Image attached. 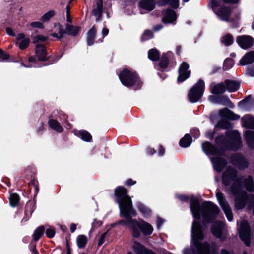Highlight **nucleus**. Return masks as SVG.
Here are the masks:
<instances>
[{"mask_svg": "<svg viewBox=\"0 0 254 254\" xmlns=\"http://www.w3.org/2000/svg\"><path fill=\"white\" fill-rule=\"evenodd\" d=\"M218 104L228 106L231 108H233L234 107L230 100L225 96H222L219 98Z\"/></svg>", "mask_w": 254, "mask_h": 254, "instance_id": "72a5a7b5", "label": "nucleus"}, {"mask_svg": "<svg viewBox=\"0 0 254 254\" xmlns=\"http://www.w3.org/2000/svg\"><path fill=\"white\" fill-rule=\"evenodd\" d=\"M189 67V64L185 62H183L180 65L179 70V75L178 78L179 82L185 81L190 76V71L188 70Z\"/></svg>", "mask_w": 254, "mask_h": 254, "instance_id": "4468645a", "label": "nucleus"}, {"mask_svg": "<svg viewBox=\"0 0 254 254\" xmlns=\"http://www.w3.org/2000/svg\"><path fill=\"white\" fill-rule=\"evenodd\" d=\"M48 39L47 36H45L42 35H38L34 36L33 38V41L34 43H38L40 41H44Z\"/></svg>", "mask_w": 254, "mask_h": 254, "instance_id": "ea45409f", "label": "nucleus"}, {"mask_svg": "<svg viewBox=\"0 0 254 254\" xmlns=\"http://www.w3.org/2000/svg\"><path fill=\"white\" fill-rule=\"evenodd\" d=\"M224 2L227 3H236L238 2V0H223Z\"/></svg>", "mask_w": 254, "mask_h": 254, "instance_id": "052dcab7", "label": "nucleus"}, {"mask_svg": "<svg viewBox=\"0 0 254 254\" xmlns=\"http://www.w3.org/2000/svg\"><path fill=\"white\" fill-rule=\"evenodd\" d=\"M122 84L127 87H132L135 89L140 88L142 82L132 70L124 69L119 75Z\"/></svg>", "mask_w": 254, "mask_h": 254, "instance_id": "39448f33", "label": "nucleus"}, {"mask_svg": "<svg viewBox=\"0 0 254 254\" xmlns=\"http://www.w3.org/2000/svg\"><path fill=\"white\" fill-rule=\"evenodd\" d=\"M221 254H229L227 251H226L225 250H222L221 251Z\"/></svg>", "mask_w": 254, "mask_h": 254, "instance_id": "69168bd1", "label": "nucleus"}, {"mask_svg": "<svg viewBox=\"0 0 254 254\" xmlns=\"http://www.w3.org/2000/svg\"><path fill=\"white\" fill-rule=\"evenodd\" d=\"M107 232H106L101 235L98 242V246H101L105 242V238L107 236Z\"/></svg>", "mask_w": 254, "mask_h": 254, "instance_id": "37998d69", "label": "nucleus"}, {"mask_svg": "<svg viewBox=\"0 0 254 254\" xmlns=\"http://www.w3.org/2000/svg\"><path fill=\"white\" fill-rule=\"evenodd\" d=\"M148 57L152 61H157L159 58V54L156 49H152L148 51Z\"/></svg>", "mask_w": 254, "mask_h": 254, "instance_id": "473e14b6", "label": "nucleus"}, {"mask_svg": "<svg viewBox=\"0 0 254 254\" xmlns=\"http://www.w3.org/2000/svg\"><path fill=\"white\" fill-rule=\"evenodd\" d=\"M95 4L92 10V14L97 17L96 21H97L100 18L103 9L102 0H95Z\"/></svg>", "mask_w": 254, "mask_h": 254, "instance_id": "dca6fc26", "label": "nucleus"}, {"mask_svg": "<svg viewBox=\"0 0 254 254\" xmlns=\"http://www.w3.org/2000/svg\"><path fill=\"white\" fill-rule=\"evenodd\" d=\"M30 42V38L26 37L23 33L18 34L16 38V44L22 50L26 48L29 46Z\"/></svg>", "mask_w": 254, "mask_h": 254, "instance_id": "2eb2a0df", "label": "nucleus"}, {"mask_svg": "<svg viewBox=\"0 0 254 254\" xmlns=\"http://www.w3.org/2000/svg\"><path fill=\"white\" fill-rule=\"evenodd\" d=\"M210 90L212 93L214 94H220L224 92L226 90L225 84L223 83L217 84H211Z\"/></svg>", "mask_w": 254, "mask_h": 254, "instance_id": "6ab92c4d", "label": "nucleus"}, {"mask_svg": "<svg viewBox=\"0 0 254 254\" xmlns=\"http://www.w3.org/2000/svg\"><path fill=\"white\" fill-rule=\"evenodd\" d=\"M109 33V30L107 28H104L102 30V34L103 37L108 35Z\"/></svg>", "mask_w": 254, "mask_h": 254, "instance_id": "864d4df0", "label": "nucleus"}, {"mask_svg": "<svg viewBox=\"0 0 254 254\" xmlns=\"http://www.w3.org/2000/svg\"><path fill=\"white\" fill-rule=\"evenodd\" d=\"M88 242V239L85 235H79L76 238V244L77 247L80 248H84Z\"/></svg>", "mask_w": 254, "mask_h": 254, "instance_id": "b1692460", "label": "nucleus"}, {"mask_svg": "<svg viewBox=\"0 0 254 254\" xmlns=\"http://www.w3.org/2000/svg\"><path fill=\"white\" fill-rule=\"evenodd\" d=\"M243 126L248 128L254 129V117L249 115L244 116L242 119ZM245 136L249 145L253 147L254 144V132L251 130L245 132Z\"/></svg>", "mask_w": 254, "mask_h": 254, "instance_id": "423d86ee", "label": "nucleus"}, {"mask_svg": "<svg viewBox=\"0 0 254 254\" xmlns=\"http://www.w3.org/2000/svg\"><path fill=\"white\" fill-rule=\"evenodd\" d=\"M8 55L4 54V52L0 49V59L6 60L8 58Z\"/></svg>", "mask_w": 254, "mask_h": 254, "instance_id": "8fccbe9b", "label": "nucleus"}, {"mask_svg": "<svg viewBox=\"0 0 254 254\" xmlns=\"http://www.w3.org/2000/svg\"><path fill=\"white\" fill-rule=\"evenodd\" d=\"M219 114L222 117H227L233 120H236L239 118L238 115L234 114L232 111L227 108L220 110Z\"/></svg>", "mask_w": 254, "mask_h": 254, "instance_id": "5701e85b", "label": "nucleus"}, {"mask_svg": "<svg viewBox=\"0 0 254 254\" xmlns=\"http://www.w3.org/2000/svg\"><path fill=\"white\" fill-rule=\"evenodd\" d=\"M65 30L67 34L72 36H76L80 31V28L78 26H73L71 25L66 24Z\"/></svg>", "mask_w": 254, "mask_h": 254, "instance_id": "393cba45", "label": "nucleus"}, {"mask_svg": "<svg viewBox=\"0 0 254 254\" xmlns=\"http://www.w3.org/2000/svg\"><path fill=\"white\" fill-rule=\"evenodd\" d=\"M190 210L195 219H200L202 215L205 221L209 222L215 218L219 212V208L210 202H204L201 209L198 200L196 197L190 196Z\"/></svg>", "mask_w": 254, "mask_h": 254, "instance_id": "7ed1b4c3", "label": "nucleus"}, {"mask_svg": "<svg viewBox=\"0 0 254 254\" xmlns=\"http://www.w3.org/2000/svg\"><path fill=\"white\" fill-rule=\"evenodd\" d=\"M137 207L144 217H148L151 215V211L150 209L143 203H138L137 204Z\"/></svg>", "mask_w": 254, "mask_h": 254, "instance_id": "cd10ccee", "label": "nucleus"}, {"mask_svg": "<svg viewBox=\"0 0 254 254\" xmlns=\"http://www.w3.org/2000/svg\"><path fill=\"white\" fill-rule=\"evenodd\" d=\"M97 222V224L99 225V226H100L102 224V223L101 221H96V220L94 221V222H93V224L95 225V223Z\"/></svg>", "mask_w": 254, "mask_h": 254, "instance_id": "338daca9", "label": "nucleus"}, {"mask_svg": "<svg viewBox=\"0 0 254 254\" xmlns=\"http://www.w3.org/2000/svg\"><path fill=\"white\" fill-rule=\"evenodd\" d=\"M66 21L68 23L72 22V18L70 14V6L67 5L66 7Z\"/></svg>", "mask_w": 254, "mask_h": 254, "instance_id": "c03bdc74", "label": "nucleus"}, {"mask_svg": "<svg viewBox=\"0 0 254 254\" xmlns=\"http://www.w3.org/2000/svg\"><path fill=\"white\" fill-rule=\"evenodd\" d=\"M202 149L207 154L214 156L211 158L214 168L216 171L220 172L226 165L225 161L220 158L222 151L216 148L208 142L202 144Z\"/></svg>", "mask_w": 254, "mask_h": 254, "instance_id": "20e7f679", "label": "nucleus"}, {"mask_svg": "<svg viewBox=\"0 0 254 254\" xmlns=\"http://www.w3.org/2000/svg\"><path fill=\"white\" fill-rule=\"evenodd\" d=\"M160 67L162 68H165L167 65V62L162 61L160 64Z\"/></svg>", "mask_w": 254, "mask_h": 254, "instance_id": "13d9d810", "label": "nucleus"}, {"mask_svg": "<svg viewBox=\"0 0 254 254\" xmlns=\"http://www.w3.org/2000/svg\"><path fill=\"white\" fill-rule=\"evenodd\" d=\"M178 198L182 201H187L189 199L188 197L186 195H179Z\"/></svg>", "mask_w": 254, "mask_h": 254, "instance_id": "4d7b16f0", "label": "nucleus"}, {"mask_svg": "<svg viewBox=\"0 0 254 254\" xmlns=\"http://www.w3.org/2000/svg\"><path fill=\"white\" fill-rule=\"evenodd\" d=\"M147 152L148 154L153 155L154 153L156 152L155 150L151 148H148L147 149Z\"/></svg>", "mask_w": 254, "mask_h": 254, "instance_id": "5fc2aeb1", "label": "nucleus"}, {"mask_svg": "<svg viewBox=\"0 0 254 254\" xmlns=\"http://www.w3.org/2000/svg\"><path fill=\"white\" fill-rule=\"evenodd\" d=\"M254 62V52L250 51L247 53L240 61L241 65H245Z\"/></svg>", "mask_w": 254, "mask_h": 254, "instance_id": "f3484780", "label": "nucleus"}, {"mask_svg": "<svg viewBox=\"0 0 254 254\" xmlns=\"http://www.w3.org/2000/svg\"><path fill=\"white\" fill-rule=\"evenodd\" d=\"M46 234L49 238H53L55 234V231L54 229L50 227L47 229Z\"/></svg>", "mask_w": 254, "mask_h": 254, "instance_id": "a19ab883", "label": "nucleus"}, {"mask_svg": "<svg viewBox=\"0 0 254 254\" xmlns=\"http://www.w3.org/2000/svg\"><path fill=\"white\" fill-rule=\"evenodd\" d=\"M55 14L54 10H50L44 14L41 17V20L43 22H47L53 17Z\"/></svg>", "mask_w": 254, "mask_h": 254, "instance_id": "4c0bfd02", "label": "nucleus"}, {"mask_svg": "<svg viewBox=\"0 0 254 254\" xmlns=\"http://www.w3.org/2000/svg\"><path fill=\"white\" fill-rule=\"evenodd\" d=\"M44 230V228L43 226H40L36 229L33 234V238L35 241L39 240L43 234Z\"/></svg>", "mask_w": 254, "mask_h": 254, "instance_id": "f704fd0d", "label": "nucleus"}, {"mask_svg": "<svg viewBox=\"0 0 254 254\" xmlns=\"http://www.w3.org/2000/svg\"><path fill=\"white\" fill-rule=\"evenodd\" d=\"M233 42V38L232 35L227 34L224 36L222 38V42L225 46L230 45Z\"/></svg>", "mask_w": 254, "mask_h": 254, "instance_id": "c9c22d12", "label": "nucleus"}, {"mask_svg": "<svg viewBox=\"0 0 254 254\" xmlns=\"http://www.w3.org/2000/svg\"><path fill=\"white\" fill-rule=\"evenodd\" d=\"M247 101H248V99H245V100L241 101L239 103V106L242 108H244L245 104L247 102Z\"/></svg>", "mask_w": 254, "mask_h": 254, "instance_id": "6e6d98bb", "label": "nucleus"}, {"mask_svg": "<svg viewBox=\"0 0 254 254\" xmlns=\"http://www.w3.org/2000/svg\"><path fill=\"white\" fill-rule=\"evenodd\" d=\"M222 180L224 184L228 185L232 182V191L235 196V207L238 209L243 208L248 200L249 201V207L253 210L254 214V197L251 196L247 198V193L241 191L242 186H245L249 191H254V184L252 179L249 177L247 179L237 177L236 171L231 168H228L224 173Z\"/></svg>", "mask_w": 254, "mask_h": 254, "instance_id": "f03ea898", "label": "nucleus"}, {"mask_svg": "<svg viewBox=\"0 0 254 254\" xmlns=\"http://www.w3.org/2000/svg\"><path fill=\"white\" fill-rule=\"evenodd\" d=\"M136 183L135 181H133L132 179H129L126 181V184L128 186L133 185Z\"/></svg>", "mask_w": 254, "mask_h": 254, "instance_id": "3c124183", "label": "nucleus"}, {"mask_svg": "<svg viewBox=\"0 0 254 254\" xmlns=\"http://www.w3.org/2000/svg\"><path fill=\"white\" fill-rule=\"evenodd\" d=\"M115 194L117 198L121 216L127 219L119 221L118 224L125 226L128 225L134 237H139L140 231L145 235H151L153 231V227L150 224L142 219L137 221L130 218L131 216H135L136 212L132 208L131 199L127 194L126 189L122 187H118L115 190Z\"/></svg>", "mask_w": 254, "mask_h": 254, "instance_id": "f257e3e1", "label": "nucleus"}, {"mask_svg": "<svg viewBox=\"0 0 254 254\" xmlns=\"http://www.w3.org/2000/svg\"><path fill=\"white\" fill-rule=\"evenodd\" d=\"M247 74L251 76H254V67H251L247 69Z\"/></svg>", "mask_w": 254, "mask_h": 254, "instance_id": "09e8293b", "label": "nucleus"}, {"mask_svg": "<svg viewBox=\"0 0 254 254\" xmlns=\"http://www.w3.org/2000/svg\"><path fill=\"white\" fill-rule=\"evenodd\" d=\"M169 3L174 8H177L179 6V0H160L159 4L161 6Z\"/></svg>", "mask_w": 254, "mask_h": 254, "instance_id": "7c9ffc66", "label": "nucleus"}, {"mask_svg": "<svg viewBox=\"0 0 254 254\" xmlns=\"http://www.w3.org/2000/svg\"><path fill=\"white\" fill-rule=\"evenodd\" d=\"M212 8L213 11L220 20L225 21H228L229 20L231 10L229 7L220 6L216 2H213Z\"/></svg>", "mask_w": 254, "mask_h": 254, "instance_id": "1a4fd4ad", "label": "nucleus"}, {"mask_svg": "<svg viewBox=\"0 0 254 254\" xmlns=\"http://www.w3.org/2000/svg\"><path fill=\"white\" fill-rule=\"evenodd\" d=\"M225 86L229 92H232L236 91L240 85L239 82L235 81L227 80L225 81Z\"/></svg>", "mask_w": 254, "mask_h": 254, "instance_id": "aec40b11", "label": "nucleus"}, {"mask_svg": "<svg viewBox=\"0 0 254 254\" xmlns=\"http://www.w3.org/2000/svg\"><path fill=\"white\" fill-rule=\"evenodd\" d=\"M36 54L40 60H45L47 59L46 49L43 45H37L36 47Z\"/></svg>", "mask_w": 254, "mask_h": 254, "instance_id": "412c9836", "label": "nucleus"}, {"mask_svg": "<svg viewBox=\"0 0 254 254\" xmlns=\"http://www.w3.org/2000/svg\"><path fill=\"white\" fill-rule=\"evenodd\" d=\"M140 4L142 8L148 11L153 10L154 7V2L153 0H142Z\"/></svg>", "mask_w": 254, "mask_h": 254, "instance_id": "a878e982", "label": "nucleus"}, {"mask_svg": "<svg viewBox=\"0 0 254 254\" xmlns=\"http://www.w3.org/2000/svg\"><path fill=\"white\" fill-rule=\"evenodd\" d=\"M209 100L212 103L218 104L219 98H216L214 96H210L209 97Z\"/></svg>", "mask_w": 254, "mask_h": 254, "instance_id": "49530a36", "label": "nucleus"}, {"mask_svg": "<svg viewBox=\"0 0 254 254\" xmlns=\"http://www.w3.org/2000/svg\"><path fill=\"white\" fill-rule=\"evenodd\" d=\"M35 246H34V248L32 250V252L33 253V254H38V253L35 251Z\"/></svg>", "mask_w": 254, "mask_h": 254, "instance_id": "774afa93", "label": "nucleus"}, {"mask_svg": "<svg viewBox=\"0 0 254 254\" xmlns=\"http://www.w3.org/2000/svg\"><path fill=\"white\" fill-rule=\"evenodd\" d=\"M19 201V197L18 194L13 193L9 196V202L12 207H15Z\"/></svg>", "mask_w": 254, "mask_h": 254, "instance_id": "2f4dec72", "label": "nucleus"}, {"mask_svg": "<svg viewBox=\"0 0 254 254\" xmlns=\"http://www.w3.org/2000/svg\"><path fill=\"white\" fill-rule=\"evenodd\" d=\"M236 41L243 49H247L251 47L254 44L253 38L248 35H242L237 37Z\"/></svg>", "mask_w": 254, "mask_h": 254, "instance_id": "f8f14e48", "label": "nucleus"}, {"mask_svg": "<svg viewBox=\"0 0 254 254\" xmlns=\"http://www.w3.org/2000/svg\"><path fill=\"white\" fill-rule=\"evenodd\" d=\"M162 27L161 25H158V26L154 27V30L155 31H158V30H160L161 29H162Z\"/></svg>", "mask_w": 254, "mask_h": 254, "instance_id": "e2e57ef3", "label": "nucleus"}, {"mask_svg": "<svg viewBox=\"0 0 254 254\" xmlns=\"http://www.w3.org/2000/svg\"><path fill=\"white\" fill-rule=\"evenodd\" d=\"M240 140V137L238 132L236 130H230L227 132L226 137L222 136L218 137L216 139V143L218 144L222 143L227 146L228 142H233L239 144Z\"/></svg>", "mask_w": 254, "mask_h": 254, "instance_id": "6e6552de", "label": "nucleus"}, {"mask_svg": "<svg viewBox=\"0 0 254 254\" xmlns=\"http://www.w3.org/2000/svg\"><path fill=\"white\" fill-rule=\"evenodd\" d=\"M29 62H33L35 61V58L33 57H31L29 58V60H28Z\"/></svg>", "mask_w": 254, "mask_h": 254, "instance_id": "0e129e2a", "label": "nucleus"}, {"mask_svg": "<svg viewBox=\"0 0 254 254\" xmlns=\"http://www.w3.org/2000/svg\"><path fill=\"white\" fill-rule=\"evenodd\" d=\"M205 90L204 82L200 79L190 90L188 98L191 103L197 102L202 96Z\"/></svg>", "mask_w": 254, "mask_h": 254, "instance_id": "0eeeda50", "label": "nucleus"}, {"mask_svg": "<svg viewBox=\"0 0 254 254\" xmlns=\"http://www.w3.org/2000/svg\"><path fill=\"white\" fill-rule=\"evenodd\" d=\"M6 31L8 35L10 36H14V33L11 28L8 27L6 29Z\"/></svg>", "mask_w": 254, "mask_h": 254, "instance_id": "603ef678", "label": "nucleus"}, {"mask_svg": "<svg viewBox=\"0 0 254 254\" xmlns=\"http://www.w3.org/2000/svg\"><path fill=\"white\" fill-rule=\"evenodd\" d=\"M216 197L220 206L224 211L228 220L229 221H232L233 215L231 209L229 204L223 197V194L220 192H217L216 193Z\"/></svg>", "mask_w": 254, "mask_h": 254, "instance_id": "9d476101", "label": "nucleus"}, {"mask_svg": "<svg viewBox=\"0 0 254 254\" xmlns=\"http://www.w3.org/2000/svg\"><path fill=\"white\" fill-rule=\"evenodd\" d=\"M224 225L222 222L217 221L213 223L211 227L212 234L218 238H221L224 234Z\"/></svg>", "mask_w": 254, "mask_h": 254, "instance_id": "ddd939ff", "label": "nucleus"}, {"mask_svg": "<svg viewBox=\"0 0 254 254\" xmlns=\"http://www.w3.org/2000/svg\"><path fill=\"white\" fill-rule=\"evenodd\" d=\"M70 229L71 232H74L76 229V225L75 224H71Z\"/></svg>", "mask_w": 254, "mask_h": 254, "instance_id": "bf43d9fd", "label": "nucleus"}, {"mask_svg": "<svg viewBox=\"0 0 254 254\" xmlns=\"http://www.w3.org/2000/svg\"><path fill=\"white\" fill-rule=\"evenodd\" d=\"M49 125L52 129L57 132H62L63 131V128L60 125L59 123L55 120L51 119L49 120Z\"/></svg>", "mask_w": 254, "mask_h": 254, "instance_id": "c85d7f7f", "label": "nucleus"}, {"mask_svg": "<svg viewBox=\"0 0 254 254\" xmlns=\"http://www.w3.org/2000/svg\"><path fill=\"white\" fill-rule=\"evenodd\" d=\"M96 33V29L94 26L91 28L87 33V42L89 46L93 44Z\"/></svg>", "mask_w": 254, "mask_h": 254, "instance_id": "bb28decb", "label": "nucleus"}, {"mask_svg": "<svg viewBox=\"0 0 254 254\" xmlns=\"http://www.w3.org/2000/svg\"><path fill=\"white\" fill-rule=\"evenodd\" d=\"M153 37V34L151 31L149 30H146L144 32L142 38L144 40L149 39Z\"/></svg>", "mask_w": 254, "mask_h": 254, "instance_id": "79ce46f5", "label": "nucleus"}, {"mask_svg": "<svg viewBox=\"0 0 254 254\" xmlns=\"http://www.w3.org/2000/svg\"><path fill=\"white\" fill-rule=\"evenodd\" d=\"M239 235L242 240L246 246L250 245V230L247 222L243 221L239 228Z\"/></svg>", "mask_w": 254, "mask_h": 254, "instance_id": "9b49d317", "label": "nucleus"}, {"mask_svg": "<svg viewBox=\"0 0 254 254\" xmlns=\"http://www.w3.org/2000/svg\"><path fill=\"white\" fill-rule=\"evenodd\" d=\"M64 33V30L63 28H62L61 26H59L58 34L54 33L51 34V36L53 37L56 38L57 39H60L63 37V36Z\"/></svg>", "mask_w": 254, "mask_h": 254, "instance_id": "58836bf2", "label": "nucleus"}, {"mask_svg": "<svg viewBox=\"0 0 254 254\" xmlns=\"http://www.w3.org/2000/svg\"><path fill=\"white\" fill-rule=\"evenodd\" d=\"M164 220H163L160 217H158L157 219V226L158 229H160L162 225V224L164 223Z\"/></svg>", "mask_w": 254, "mask_h": 254, "instance_id": "de8ad7c7", "label": "nucleus"}, {"mask_svg": "<svg viewBox=\"0 0 254 254\" xmlns=\"http://www.w3.org/2000/svg\"><path fill=\"white\" fill-rule=\"evenodd\" d=\"M234 61L232 59L230 58L226 59L223 64V69L225 70H227L231 68L234 65Z\"/></svg>", "mask_w": 254, "mask_h": 254, "instance_id": "e433bc0d", "label": "nucleus"}, {"mask_svg": "<svg viewBox=\"0 0 254 254\" xmlns=\"http://www.w3.org/2000/svg\"><path fill=\"white\" fill-rule=\"evenodd\" d=\"M191 142L192 139L191 137L187 134L180 140L179 144L182 147L186 148L189 146L191 144Z\"/></svg>", "mask_w": 254, "mask_h": 254, "instance_id": "c756f323", "label": "nucleus"}, {"mask_svg": "<svg viewBox=\"0 0 254 254\" xmlns=\"http://www.w3.org/2000/svg\"><path fill=\"white\" fill-rule=\"evenodd\" d=\"M30 25L32 27H34V28H41V29L44 28V26H43V24L42 23H41L40 22H38V21L33 22L30 23Z\"/></svg>", "mask_w": 254, "mask_h": 254, "instance_id": "a18cd8bd", "label": "nucleus"}, {"mask_svg": "<svg viewBox=\"0 0 254 254\" xmlns=\"http://www.w3.org/2000/svg\"><path fill=\"white\" fill-rule=\"evenodd\" d=\"M159 153L161 155H163L164 153V149L162 147H160L159 149Z\"/></svg>", "mask_w": 254, "mask_h": 254, "instance_id": "680f3d73", "label": "nucleus"}, {"mask_svg": "<svg viewBox=\"0 0 254 254\" xmlns=\"http://www.w3.org/2000/svg\"><path fill=\"white\" fill-rule=\"evenodd\" d=\"M176 14L173 10H168L164 13L162 21L165 23H172L176 20Z\"/></svg>", "mask_w": 254, "mask_h": 254, "instance_id": "a211bd4d", "label": "nucleus"}, {"mask_svg": "<svg viewBox=\"0 0 254 254\" xmlns=\"http://www.w3.org/2000/svg\"><path fill=\"white\" fill-rule=\"evenodd\" d=\"M74 134L85 141L90 142L92 140L91 134L86 131H75Z\"/></svg>", "mask_w": 254, "mask_h": 254, "instance_id": "4be33fe9", "label": "nucleus"}]
</instances>
